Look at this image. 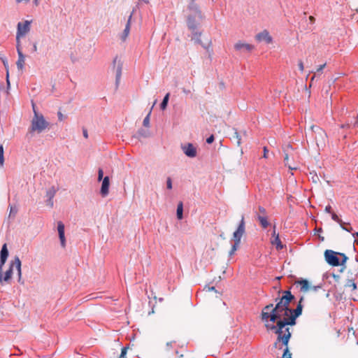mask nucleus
<instances>
[{
    "label": "nucleus",
    "mask_w": 358,
    "mask_h": 358,
    "mask_svg": "<svg viewBox=\"0 0 358 358\" xmlns=\"http://www.w3.org/2000/svg\"><path fill=\"white\" fill-rule=\"evenodd\" d=\"M17 212V209L15 207L10 206V216L13 214V216L15 215V214Z\"/></svg>",
    "instance_id": "38"
},
{
    "label": "nucleus",
    "mask_w": 358,
    "mask_h": 358,
    "mask_svg": "<svg viewBox=\"0 0 358 358\" xmlns=\"http://www.w3.org/2000/svg\"><path fill=\"white\" fill-rule=\"evenodd\" d=\"M21 261L17 256H15L13 259L10 262L9 268L5 272L4 276L3 278V280L5 282H8L13 275V270L15 268L17 272L18 275V282H21L22 280V268H21Z\"/></svg>",
    "instance_id": "5"
},
{
    "label": "nucleus",
    "mask_w": 358,
    "mask_h": 358,
    "mask_svg": "<svg viewBox=\"0 0 358 358\" xmlns=\"http://www.w3.org/2000/svg\"><path fill=\"white\" fill-rule=\"evenodd\" d=\"M56 192L57 190L54 187L49 189L47 192V196H48V199H53L56 194Z\"/></svg>",
    "instance_id": "27"
},
{
    "label": "nucleus",
    "mask_w": 358,
    "mask_h": 358,
    "mask_svg": "<svg viewBox=\"0 0 358 358\" xmlns=\"http://www.w3.org/2000/svg\"><path fill=\"white\" fill-rule=\"evenodd\" d=\"M176 343V341H175L168 342V343H166V346H167V347H171V346H172V344H173V343Z\"/></svg>",
    "instance_id": "51"
},
{
    "label": "nucleus",
    "mask_w": 358,
    "mask_h": 358,
    "mask_svg": "<svg viewBox=\"0 0 358 358\" xmlns=\"http://www.w3.org/2000/svg\"><path fill=\"white\" fill-rule=\"evenodd\" d=\"M127 348H123L121 351V354L119 358H123L127 354Z\"/></svg>",
    "instance_id": "41"
},
{
    "label": "nucleus",
    "mask_w": 358,
    "mask_h": 358,
    "mask_svg": "<svg viewBox=\"0 0 358 358\" xmlns=\"http://www.w3.org/2000/svg\"><path fill=\"white\" fill-rule=\"evenodd\" d=\"M183 205L182 202H180L177 206V217L178 220L182 219Z\"/></svg>",
    "instance_id": "23"
},
{
    "label": "nucleus",
    "mask_w": 358,
    "mask_h": 358,
    "mask_svg": "<svg viewBox=\"0 0 358 358\" xmlns=\"http://www.w3.org/2000/svg\"><path fill=\"white\" fill-rule=\"evenodd\" d=\"M34 3H35V4H36V6H38V0H34Z\"/></svg>",
    "instance_id": "59"
},
{
    "label": "nucleus",
    "mask_w": 358,
    "mask_h": 358,
    "mask_svg": "<svg viewBox=\"0 0 358 358\" xmlns=\"http://www.w3.org/2000/svg\"><path fill=\"white\" fill-rule=\"evenodd\" d=\"M298 66H299V70L303 72V70H304V66H303V62L301 61V60H299V63H298Z\"/></svg>",
    "instance_id": "40"
},
{
    "label": "nucleus",
    "mask_w": 358,
    "mask_h": 358,
    "mask_svg": "<svg viewBox=\"0 0 358 358\" xmlns=\"http://www.w3.org/2000/svg\"><path fill=\"white\" fill-rule=\"evenodd\" d=\"M8 257V250L6 243L3 244L0 252V264L4 265Z\"/></svg>",
    "instance_id": "20"
},
{
    "label": "nucleus",
    "mask_w": 358,
    "mask_h": 358,
    "mask_svg": "<svg viewBox=\"0 0 358 358\" xmlns=\"http://www.w3.org/2000/svg\"><path fill=\"white\" fill-rule=\"evenodd\" d=\"M292 150H293V148H292V145L289 144H287L284 149V152H285L284 162L285 163V165L288 166V167L290 170H296L297 169L296 166H292L291 164H289V156L291 155L290 151H292Z\"/></svg>",
    "instance_id": "13"
},
{
    "label": "nucleus",
    "mask_w": 358,
    "mask_h": 358,
    "mask_svg": "<svg viewBox=\"0 0 358 358\" xmlns=\"http://www.w3.org/2000/svg\"><path fill=\"white\" fill-rule=\"evenodd\" d=\"M103 171L101 169H99V171H98V180L99 181H101V180H103Z\"/></svg>",
    "instance_id": "35"
},
{
    "label": "nucleus",
    "mask_w": 358,
    "mask_h": 358,
    "mask_svg": "<svg viewBox=\"0 0 358 358\" xmlns=\"http://www.w3.org/2000/svg\"><path fill=\"white\" fill-rule=\"evenodd\" d=\"M295 284L300 285V291L303 293L307 292L308 291L317 292L318 289H321V286L310 285L308 281L305 279L297 280L295 282Z\"/></svg>",
    "instance_id": "9"
},
{
    "label": "nucleus",
    "mask_w": 358,
    "mask_h": 358,
    "mask_svg": "<svg viewBox=\"0 0 358 358\" xmlns=\"http://www.w3.org/2000/svg\"><path fill=\"white\" fill-rule=\"evenodd\" d=\"M331 218L333 220L338 222L341 227H343V225L346 224L345 222H343V220H341L335 213H331Z\"/></svg>",
    "instance_id": "25"
},
{
    "label": "nucleus",
    "mask_w": 358,
    "mask_h": 358,
    "mask_svg": "<svg viewBox=\"0 0 358 358\" xmlns=\"http://www.w3.org/2000/svg\"><path fill=\"white\" fill-rule=\"evenodd\" d=\"M33 110L34 117L31 121L29 131L41 133L49 127L50 124L41 113L36 111L34 104H33Z\"/></svg>",
    "instance_id": "3"
},
{
    "label": "nucleus",
    "mask_w": 358,
    "mask_h": 358,
    "mask_svg": "<svg viewBox=\"0 0 358 358\" xmlns=\"http://www.w3.org/2000/svg\"><path fill=\"white\" fill-rule=\"evenodd\" d=\"M110 179L108 176L103 178L100 193L103 197L106 196L109 192Z\"/></svg>",
    "instance_id": "15"
},
{
    "label": "nucleus",
    "mask_w": 358,
    "mask_h": 358,
    "mask_svg": "<svg viewBox=\"0 0 358 358\" xmlns=\"http://www.w3.org/2000/svg\"><path fill=\"white\" fill-rule=\"evenodd\" d=\"M256 39L258 41H266L267 43H271L272 42V38L271 36L269 35V33L268 31H267L266 30H264L260 33H259L257 36H256Z\"/></svg>",
    "instance_id": "18"
},
{
    "label": "nucleus",
    "mask_w": 358,
    "mask_h": 358,
    "mask_svg": "<svg viewBox=\"0 0 358 358\" xmlns=\"http://www.w3.org/2000/svg\"><path fill=\"white\" fill-rule=\"evenodd\" d=\"M122 75V65L118 64L116 68V83H119Z\"/></svg>",
    "instance_id": "24"
},
{
    "label": "nucleus",
    "mask_w": 358,
    "mask_h": 358,
    "mask_svg": "<svg viewBox=\"0 0 358 358\" xmlns=\"http://www.w3.org/2000/svg\"><path fill=\"white\" fill-rule=\"evenodd\" d=\"M271 243L273 245H275V248L278 250H282L284 247V245H282V243L279 238V234L278 233H276V231H275V226L273 227V231L272 234V238L271 239Z\"/></svg>",
    "instance_id": "12"
},
{
    "label": "nucleus",
    "mask_w": 358,
    "mask_h": 358,
    "mask_svg": "<svg viewBox=\"0 0 358 358\" xmlns=\"http://www.w3.org/2000/svg\"><path fill=\"white\" fill-rule=\"evenodd\" d=\"M213 141H214V136H213V135H211L210 136H209V137L206 139V142H207V143H208V144L212 143Z\"/></svg>",
    "instance_id": "42"
},
{
    "label": "nucleus",
    "mask_w": 358,
    "mask_h": 358,
    "mask_svg": "<svg viewBox=\"0 0 358 358\" xmlns=\"http://www.w3.org/2000/svg\"><path fill=\"white\" fill-rule=\"evenodd\" d=\"M325 211L328 213H332L333 212H331V206L330 205H328L326 206L325 208Z\"/></svg>",
    "instance_id": "44"
},
{
    "label": "nucleus",
    "mask_w": 358,
    "mask_h": 358,
    "mask_svg": "<svg viewBox=\"0 0 358 358\" xmlns=\"http://www.w3.org/2000/svg\"><path fill=\"white\" fill-rule=\"evenodd\" d=\"M166 187L169 189H172V180H171V178L169 177L166 180Z\"/></svg>",
    "instance_id": "36"
},
{
    "label": "nucleus",
    "mask_w": 358,
    "mask_h": 358,
    "mask_svg": "<svg viewBox=\"0 0 358 358\" xmlns=\"http://www.w3.org/2000/svg\"><path fill=\"white\" fill-rule=\"evenodd\" d=\"M208 291H215V287H208Z\"/></svg>",
    "instance_id": "54"
},
{
    "label": "nucleus",
    "mask_w": 358,
    "mask_h": 358,
    "mask_svg": "<svg viewBox=\"0 0 358 358\" xmlns=\"http://www.w3.org/2000/svg\"><path fill=\"white\" fill-rule=\"evenodd\" d=\"M151 111L149 112V113L147 115V116L144 118L143 124L145 127H148L150 124V115Z\"/></svg>",
    "instance_id": "33"
},
{
    "label": "nucleus",
    "mask_w": 358,
    "mask_h": 358,
    "mask_svg": "<svg viewBox=\"0 0 358 358\" xmlns=\"http://www.w3.org/2000/svg\"><path fill=\"white\" fill-rule=\"evenodd\" d=\"M285 348L284 349L283 355L282 358H292V354L289 352L288 348V344L285 345Z\"/></svg>",
    "instance_id": "29"
},
{
    "label": "nucleus",
    "mask_w": 358,
    "mask_h": 358,
    "mask_svg": "<svg viewBox=\"0 0 358 358\" xmlns=\"http://www.w3.org/2000/svg\"><path fill=\"white\" fill-rule=\"evenodd\" d=\"M234 48L238 51H245L250 52L255 48L254 45L243 42H238L234 45Z\"/></svg>",
    "instance_id": "14"
},
{
    "label": "nucleus",
    "mask_w": 358,
    "mask_h": 358,
    "mask_svg": "<svg viewBox=\"0 0 358 358\" xmlns=\"http://www.w3.org/2000/svg\"><path fill=\"white\" fill-rule=\"evenodd\" d=\"M169 95V93H167L164 97L162 102L161 103L160 107L162 110H164L167 106Z\"/></svg>",
    "instance_id": "26"
},
{
    "label": "nucleus",
    "mask_w": 358,
    "mask_h": 358,
    "mask_svg": "<svg viewBox=\"0 0 358 358\" xmlns=\"http://www.w3.org/2000/svg\"><path fill=\"white\" fill-rule=\"evenodd\" d=\"M355 126H357L358 127V115L357 116V120L355 122Z\"/></svg>",
    "instance_id": "56"
},
{
    "label": "nucleus",
    "mask_w": 358,
    "mask_h": 358,
    "mask_svg": "<svg viewBox=\"0 0 358 358\" xmlns=\"http://www.w3.org/2000/svg\"><path fill=\"white\" fill-rule=\"evenodd\" d=\"M326 66V63L322 64V65H320L317 69V72H320L322 71L324 68Z\"/></svg>",
    "instance_id": "43"
},
{
    "label": "nucleus",
    "mask_w": 358,
    "mask_h": 358,
    "mask_svg": "<svg viewBox=\"0 0 358 358\" xmlns=\"http://www.w3.org/2000/svg\"><path fill=\"white\" fill-rule=\"evenodd\" d=\"M37 51V45L36 43H34V45H33V52H36Z\"/></svg>",
    "instance_id": "53"
},
{
    "label": "nucleus",
    "mask_w": 358,
    "mask_h": 358,
    "mask_svg": "<svg viewBox=\"0 0 358 358\" xmlns=\"http://www.w3.org/2000/svg\"><path fill=\"white\" fill-rule=\"evenodd\" d=\"M294 296L289 290L283 292L282 296L279 299L275 306L273 303L266 306L262 310L261 319L268 331H271L278 335L274 347L278 348L282 343L287 345L291 338L292 333L289 326L296 324V319L302 313V302L304 297L301 296L294 310L289 308V304L294 299Z\"/></svg>",
    "instance_id": "1"
},
{
    "label": "nucleus",
    "mask_w": 358,
    "mask_h": 358,
    "mask_svg": "<svg viewBox=\"0 0 358 358\" xmlns=\"http://www.w3.org/2000/svg\"><path fill=\"white\" fill-rule=\"evenodd\" d=\"M181 148L187 157L192 158L196 156V149L192 143L182 145Z\"/></svg>",
    "instance_id": "11"
},
{
    "label": "nucleus",
    "mask_w": 358,
    "mask_h": 358,
    "mask_svg": "<svg viewBox=\"0 0 358 358\" xmlns=\"http://www.w3.org/2000/svg\"><path fill=\"white\" fill-rule=\"evenodd\" d=\"M53 199H48V204L52 208L53 206Z\"/></svg>",
    "instance_id": "47"
},
{
    "label": "nucleus",
    "mask_w": 358,
    "mask_h": 358,
    "mask_svg": "<svg viewBox=\"0 0 358 358\" xmlns=\"http://www.w3.org/2000/svg\"><path fill=\"white\" fill-rule=\"evenodd\" d=\"M240 243L237 242H234V244L232 245L231 250L229 251V255L231 256L234 254V252L237 250L239 247Z\"/></svg>",
    "instance_id": "32"
},
{
    "label": "nucleus",
    "mask_w": 358,
    "mask_h": 358,
    "mask_svg": "<svg viewBox=\"0 0 358 358\" xmlns=\"http://www.w3.org/2000/svg\"><path fill=\"white\" fill-rule=\"evenodd\" d=\"M324 257L327 262L333 266L343 265L348 259L345 254L336 252L331 250H327L324 252Z\"/></svg>",
    "instance_id": "4"
},
{
    "label": "nucleus",
    "mask_w": 358,
    "mask_h": 358,
    "mask_svg": "<svg viewBox=\"0 0 358 358\" xmlns=\"http://www.w3.org/2000/svg\"><path fill=\"white\" fill-rule=\"evenodd\" d=\"M257 220H259L261 226L266 229L269 225V222L268 221V218L266 215H257Z\"/></svg>",
    "instance_id": "21"
},
{
    "label": "nucleus",
    "mask_w": 358,
    "mask_h": 358,
    "mask_svg": "<svg viewBox=\"0 0 358 358\" xmlns=\"http://www.w3.org/2000/svg\"><path fill=\"white\" fill-rule=\"evenodd\" d=\"M131 17H132V13H131L130 15L129 16V18L127 21L124 29L120 35V38L122 41H125L129 34Z\"/></svg>",
    "instance_id": "17"
},
{
    "label": "nucleus",
    "mask_w": 358,
    "mask_h": 358,
    "mask_svg": "<svg viewBox=\"0 0 358 358\" xmlns=\"http://www.w3.org/2000/svg\"><path fill=\"white\" fill-rule=\"evenodd\" d=\"M17 3H21L22 1L29 2V0H16Z\"/></svg>",
    "instance_id": "55"
},
{
    "label": "nucleus",
    "mask_w": 358,
    "mask_h": 358,
    "mask_svg": "<svg viewBox=\"0 0 358 358\" xmlns=\"http://www.w3.org/2000/svg\"><path fill=\"white\" fill-rule=\"evenodd\" d=\"M345 224H344V225H343V227H341L343 229H344V230H345V231H347L350 232V231L352 230V227H347V225H349V224H350L349 223H345Z\"/></svg>",
    "instance_id": "39"
},
{
    "label": "nucleus",
    "mask_w": 358,
    "mask_h": 358,
    "mask_svg": "<svg viewBox=\"0 0 358 358\" xmlns=\"http://www.w3.org/2000/svg\"><path fill=\"white\" fill-rule=\"evenodd\" d=\"M315 78V75H313V76H312V78H310V87H311V85H312L313 83L314 82Z\"/></svg>",
    "instance_id": "52"
},
{
    "label": "nucleus",
    "mask_w": 358,
    "mask_h": 358,
    "mask_svg": "<svg viewBox=\"0 0 358 358\" xmlns=\"http://www.w3.org/2000/svg\"><path fill=\"white\" fill-rule=\"evenodd\" d=\"M188 8L190 11L189 15H193L194 17L201 18V13L200 11V10L199 9L198 6L194 2H192L189 5Z\"/></svg>",
    "instance_id": "19"
},
{
    "label": "nucleus",
    "mask_w": 358,
    "mask_h": 358,
    "mask_svg": "<svg viewBox=\"0 0 358 358\" xmlns=\"http://www.w3.org/2000/svg\"><path fill=\"white\" fill-rule=\"evenodd\" d=\"M3 266V265H1V264H0V283H1L3 281V277H2V274H1Z\"/></svg>",
    "instance_id": "46"
},
{
    "label": "nucleus",
    "mask_w": 358,
    "mask_h": 358,
    "mask_svg": "<svg viewBox=\"0 0 358 358\" xmlns=\"http://www.w3.org/2000/svg\"><path fill=\"white\" fill-rule=\"evenodd\" d=\"M353 236H354V237H355V236L358 237V231H357V233L354 234H353Z\"/></svg>",
    "instance_id": "58"
},
{
    "label": "nucleus",
    "mask_w": 358,
    "mask_h": 358,
    "mask_svg": "<svg viewBox=\"0 0 358 358\" xmlns=\"http://www.w3.org/2000/svg\"><path fill=\"white\" fill-rule=\"evenodd\" d=\"M57 231L59 233V237L61 241V245L63 248H64L66 245V240L64 236V224L61 221H59L57 222Z\"/></svg>",
    "instance_id": "16"
},
{
    "label": "nucleus",
    "mask_w": 358,
    "mask_h": 358,
    "mask_svg": "<svg viewBox=\"0 0 358 358\" xmlns=\"http://www.w3.org/2000/svg\"><path fill=\"white\" fill-rule=\"evenodd\" d=\"M16 49L18 55V59L16 62V65L19 70H22L24 66L25 57L22 53L21 45L16 44Z\"/></svg>",
    "instance_id": "10"
},
{
    "label": "nucleus",
    "mask_w": 358,
    "mask_h": 358,
    "mask_svg": "<svg viewBox=\"0 0 358 358\" xmlns=\"http://www.w3.org/2000/svg\"><path fill=\"white\" fill-rule=\"evenodd\" d=\"M294 296L289 290L283 292L282 296L279 299L275 306L273 303L266 306L262 310L261 319L268 331H271L278 335L274 347L278 348L282 343L287 345L291 338L292 333L289 326L296 324V319L302 313V302L304 297L301 296L294 310L289 308V304L294 299Z\"/></svg>",
    "instance_id": "2"
},
{
    "label": "nucleus",
    "mask_w": 358,
    "mask_h": 358,
    "mask_svg": "<svg viewBox=\"0 0 358 358\" xmlns=\"http://www.w3.org/2000/svg\"><path fill=\"white\" fill-rule=\"evenodd\" d=\"M8 76H9V73H8V71H7V73H6V82H7V85L8 86L10 85V82H9V80H8Z\"/></svg>",
    "instance_id": "49"
},
{
    "label": "nucleus",
    "mask_w": 358,
    "mask_h": 358,
    "mask_svg": "<svg viewBox=\"0 0 358 358\" xmlns=\"http://www.w3.org/2000/svg\"><path fill=\"white\" fill-rule=\"evenodd\" d=\"M194 16L192 15H189L187 18V26L190 29L194 30L197 27V23L194 19Z\"/></svg>",
    "instance_id": "22"
},
{
    "label": "nucleus",
    "mask_w": 358,
    "mask_h": 358,
    "mask_svg": "<svg viewBox=\"0 0 358 358\" xmlns=\"http://www.w3.org/2000/svg\"><path fill=\"white\" fill-rule=\"evenodd\" d=\"M345 287H351L352 290H355L357 289V285L353 280H348Z\"/></svg>",
    "instance_id": "28"
},
{
    "label": "nucleus",
    "mask_w": 358,
    "mask_h": 358,
    "mask_svg": "<svg viewBox=\"0 0 358 358\" xmlns=\"http://www.w3.org/2000/svg\"><path fill=\"white\" fill-rule=\"evenodd\" d=\"M31 21L25 20L24 22H18L16 33V44L21 45L20 38L29 32Z\"/></svg>",
    "instance_id": "7"
},
{
    "label": "nucleus",
    "mask_w": 358,
    "mask_h": 358,
    "mask_svg": "<svg viewBox=\"0 0 358 358\" xmlns=\"http://www.w3.org/2000/svg\"><path fill=\"white\" fill-rule=\"evenodd\" d=\"M349 127V124L342 125L341 126L342 128H345V127Z\"/></svg>",
    "instance_id": "57"
},
{
    "label": "nucleus",
    "mask_w": 358,
    "mask_h": 358,
    "mask_svg": "<svg viewBox=\"0 0 358 358\" xmlns=\"http://www.w3.org/2000/svg\"><path fill=\"white\" fill-rule=\"evenodd\" d=\"M233 138L234 139L236 143L237 144V145H240L241 143V136L240 135L238 134V133L236 131L234 132V134L233 136Z\"/></svg>",
    "instance_id": "30"
},
{
    "label": "nucleus",
    "mask_w": 358,
    "mask_h": 358,
    "mask_svg": "<svg viewBox=\"0 0 358 358\" xmlns=\"http://www.w3.org/2000/svg\"><path fill=\"white\" fill-rule=\"evenodd\" d=\"M245 232V222L244 220V216L242 215L241 222L238 224L237 229L233 234V239L234 242H237L241 243V240L242 236L244 235Z\"/></svg>",
    "instance_id": "8"
},
{
    "label": "nucleus",
    "mask_w": 358,
    "mask_h": 358,
    "mask_svg": "<svg viewBox=\"0 0 358 358\" xmlns=\"http://www.w3.org/2000/svg\"><path fill=\"white\" fill-rule=\"evenodd\" d=\"M310 129L311 131L310 134L314 138L317 145L318 147L324 146L327 138L326 132L322 129L315 125H312Z\"/></svg>",
    "instance_id": "6"
},
{
    "label": "nucleus",
    "mask_w": 358,
    "mask_h": 358,
    "mask_svg": "<svg viewBox=\"0 0 358 358\" xmlns=\"http://www.w3.org/2000/svg\"><path fill=\"white\" fill-rule=\"evenodd\" d=\"M268 152V150L267 148L266 147H264V155H263V157L264 158H267L268 157V156H267Z\"/></svg>",
    "instance_id": "45"
},
{
    "label": "nucleus",
    "mask_w": 358,
    "mask_h": 358,
    "mask_svg": "<svg viewBox=\"0 0 358 358\" xmlns=\"http://www.w3.org/2000/svg\"><path fill=\"white\" fill-rule=\"evenodd\" d=\"M57 116H58V120L59 121H63L66 117V116L63 115L61 111H58Z\"/></svg>",
    "instance_id": "37"
},
{
    "label": "nucleus",
    "mask_w": 358,
    "mask_h": 358,
    "mask_svg": "<svg viewBox=\"0 0 358 358\" xmlns=\"http://www.w3.org/2000/svg\"><path fill=\"white\" fill-rule=\"evenodd\" d=\"M3 65H4L5 68L8 70V62H7V60L6 59H3Z\"/></svg>",
    "instance_id": "50"
},
{
    "label": "nucleus",
    "mask_w": 358,
    "mask_h": 358,
    "mask_svg": "<svg viewBox=\"0 0 358 358\" xmlns=\"http://www.w3.org/2000/svg\"><path fill=\"white\" fill-rule=\"evenodd\" d=\"M83 136H84V137H85V138H88V133H87V129H83Z\"/></svg>",
    "instance_id": "48"
},
{
    "label": "nucleus",
    "mask_w": 358,
    "mask_h": 358,
    "mask_svg": "<svg viewBox=\"0 0 358 358\" xmlns=\"http://www.w3.org/2000/svg\"><path fill=\"white\" fill-rule=\"evenodd\" d=\"M309 19H310V20H313L314 17L313 16H310Z\"/></svg>",
    "instance_id": "60"
},
{
    "label": "nucleus",
    "mask_w": 358,
    "mask_h": 358,
    "mask_svg": "<svg viewBox=\"0 0 358 358\" xmlns=\"http://www.w3.org/2000/svg\"><path fill=\"white\" fill-rule=\"evenodd\" d=\"M4 164V157H3V145H0V166H3Z\"/></svg>",
    "instance_id": "31"
},
{
    "label": "nucleus",
    "mask_w": 358,
    "mask_h": 358,
    "mask_svg": "<svg viewBox=\"0 0 358 358\" xmlns=\"http://www.w3.org/2000/svg\"><path fill=\"white\" fill-rule=\"evenodd\" d=\"M258 210H259V213H257V215H266V211L264 207L259 206Z\"/></svg>",
    "instance_id": "34"
}]
</instances>
